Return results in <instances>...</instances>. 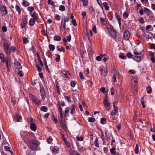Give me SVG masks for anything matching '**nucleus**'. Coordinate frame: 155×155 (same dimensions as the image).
I'll use <instances>...</instances> for the list:
<instances>
[{"label": "nucleus", "instance_id": "9", "mask_svg": "<svg viewBox=\"0 0 155 155\" xmlns=\"http://www.w3.org/2000/svg\"><path fill=\"white\" fill-rule=\"evenodd\" d=\"M27 23V18H25L22 20V22L21 23V26L22 28H25L26 27Z\"/></svg>", "mask_w": 155, "mask_h": 155}, {"label": "nucleus", "instance_id": "46", "mask_svg": "<svg viewBox=\"0 0 155 155\" xmlns=\"http://www.w3.org/2000/svg\"><path fill=\"white\" fill-rule=\"evenodd\" d=\"M15 8L17 11H18L19 13H20L21 12V10L18 5H16L15 6Z\"/></svg>", "mask_w": 155, "mask_h": 155}, {"label": "nucleus", "instance_id": "25", "mask_svg": "<svg viewBox=\"0 0 155 155\" xmlns=\"http://www.w3.org/2000/svg\"><path fill=\"white\" fill-rule=\"evenodd\" d=\"M25 138L26 139H29L30 136H31L30 133L28 132H25Z\"/></svg>", "mask_w": 155, "mask_h": 155}, {"label": "nucleus", "instance_id": "23", "mask_svg": "<svg viewBox=\"0 0 155 155\" xmlns=\"http://www.w3.org/2000/svg\"><path fill=\"white\" fill-rule=\"evenodd\" d=\"M36 19H34L31 18L29 20V25L31 26L35 24V21Z\"/></svg>", "mask_w": 155, "mask_h": 155}, {"label": "nucleus", "instance_id": "59", "mask_svg": "<svg viewBox=\"0 0 155 155\" xmlns=\"http://www.w3.org/2000/svg\"><path fill=\"white\" fill-rule=\"evenodd\" d=\"M77 140L78 141H81L83 140V138L81 137H77Z\"/></svg>", "mask_w": 155, "mask_h": 155}, {"label": "nucleus", "instance_id": "16", "mask_svg": "<svg viewBox=\"0 0 155 155\" xmlns=\"http://www.w3.org/2000/svg\"><path fill=\"white\" fill-rule=\"evenodd\" d=\"M30 127L32 130L34 131H36V126L34 123L30 124Z\"/></svg>", "mask_w": 155, "mask_h": 155}, {"label": "nucleus", "instance_id": "15", "mask_svg": "<svg viewBox=\"0 0 155 155\" xmlns=\"http://www.w3.org/2000/svg\"><path fill=\"white\" fill-rule=\"evenodd\" d=\"M14 65L15 67L18 69H19L21 68V66L20 64V63L19 62H16L14 63Z\"/></svg>", "mask_w": 155, "mask_h": 155}, {"label": "nucleus", "instance_id": "36", "mask_svg": "<svg viewBox=\"0 0 155 155\" xmlns=\"http://www.w3.org/2000/svg\"><path fill=\"white\" fill-rule=\"evenodd\" d=\"M98 139H97V138H96L95 139V141H94V143L95 145L97 147H99V144L98 143Z\"/></svg>", "mask_w": 155, "mask_h": 155}, {"label": "nucleus", "instance_id": "61", "mask_svg": "<svg viewBox=\"0 0 155 155\" xmlns=\"http://www.w3.org/2000/svg\"><path fill=\"white\" fill-rule=\"evenodd\" d=\"M71 36L70 35H69L68 36L67 38V40L68 42H70L71 40Z\"/></svg>", "mask_w": 155, "mask_h": 155}, {"label": "nucleus", "instance_id": "2", "mask_svg": "<svg viewBox=\"0 0 155 155\" xmlns=\"http://www.w3.org/2000/svg\"><path fill=\"white\" fill-rule=\"evenodd\" d=\"M58 109L59 112L60 117L61 119L63 118V112L62 110V108L61 106V105L62 106H64L65 105V104L63 101H61V102L60 104L59 102H58Z\"/></svg>", "mask_w": 155, "mask_h": 155}, {"label": "nucleus", "instance_id": "47", "mask_svg": "<svg viewBox=\"0 0 155 155\" xmlns=\"http://www.w3.org/2000/svg\"><path fill=\"white\" fill-rule=\"evenodd\" d=\"M18 75L20 77H22L23 76V74L22 73V71H19L18 73Z\"/></svg>", "mask_w": 155, "mask_h": 155}, {"label": "nucleus", "instance_id": "45", "mask_svg": "<svg viewBox=\"0 0 155 155\" xmlns=\"http://www.w3.org/2000/svg\"><path fill=\"white\" fill-rule=\"evenodd\" d=\"M15 117L17 118V121L18 122H19L20 119L21 118V117L20 116H19L18 114H16L15 115Z\"/></svg>", "mask_w": 155, "mask_h": 155}, {"label": "nucleus", "instance_id": "41", "mask_svg": "<svg viewBox=\"0 0 155 155\" xmlns=\"http://www.w3.org/2000/svg\"><path fill=\"white\" fill-rule=\"evenodd\" d=\"M95 121V118L94 117H90L88 118V121L91 123H93Z\"/></svg>", "mask_w": 155, "mask_h": 155}, {"label": "nucleus", "instance_id": "63", "mask_svg": "<svg viewBox=\"0 0 155 155\" xmlns=\"http://www.w3.org/2000/svg\"><path fill=\"white\" fill-rule=\"evenodd\" d=\"M16 102V100L14 98H12V102L13 103V104H15Z\"/></svg>", "mask_w": 155, "mask_h": 155}, {"label": "nucleus", "instance_id": "13", "mask_svg": "<svg viewBox=\"0 0 155 155\" xmlns=\"http://www.w3.org/2000/svg\"><path fill=\"white\" fill-rule=\"evenodd\" d=\"M32 99L33 101L35 102L36 105H38L40 104V102L36 97L32 96Z\"/></svg>", "mask_w": 155, "mask_h": 155}, {"label": "nucleus", "instance_id": "29", "mask_svg": "<svg viewBox=\"0 0 155 155\" xmlns=\"http://www.w3.org/2000/svg\"><path fill=\"white\" fill-rule=\"evenodd\" d=\"M54 39L55 41H60L61 40V38L60 36L57 35L54 37Z\"/></svg>", "mask_w": 155, "mask_h": 155}, {"label": "nucleus", "instance_id": "31", "mask_svg": "<svg viewBox=\"0 0 155 155\" xmlns=\"http://www.w3.org/2000/svg\"><path fill=\"white\" fill-rule=\"evenodd\" d=\"M5 151H9L12 154L13 152L12 151H11L10 150V147H9L8 146H6L5 147Z\"/></svg>", "mask_w": 155, "mask_h": 155}, {"label": "nucleus", "instance_id": "34", "mask_svg": "<svg viewBox=\"0 0 155 155\" xmlns=\"http://www.w3.org/2000/svg\"><path fill=\"white\" fill-rule=\"evenodd\" d=\"M69 17H64V18L63 19H62V21H64L65 23H66V22H68L69 21Z\"/></svg>", "mask_w": 155, "mask_h": 155}, {"label": "nucleus", "instance_id": "58", "mask_svg": "<svg viewBox=\"0 0 155 155\" xmlns=\"http://www.w3.org/2000/svg\"><path fill=\"white\" fill-rule=\"evenodd\" d=\"M36 66L38 71L40 72L41 71V67L38 64H36Z\"/></svg>", "mask_w": 155, "mask_h": 155}, {"label": "nucleus", "instance_id": "43", "mask_svg": "<svg viewBox=\"0 0 155 155\" xmlns=\"http://www.w3.org/2000/svg\"><path fill=\"white\" fill-rule=\"evenodd\" d=\"M54 19L57 20L59 21L61 19V17L59 15H56Z\"/></svg>", "mask_w": 155, "mask_h": 155}, {"label": "nucleus", "instance_id": "20", "mask_svg": "<svg viewBox=\"0 0 155 155\" xmlns=\"http://www.w3.org/2000/svg\"><path fill=\"white\" fill-rule=\"evenodd\" d=\"M61 27L62 28L64 31L66 30V23L62 20L61 24Z\"/></svg>", "mask_w": 155, "mask_h": 155}, {"label": "nucleus", "instance_id": "42", "mask_svg": "<svg viewBox=\"0 0 155 155\" xmlns=\"http://www.w3.org/2000/svg\"><path fill=\"white\" fill-rule=\"evenodd\" d=\"M56 57L55 58V60L57 62H59L60 61V56L59 54L56 55Z\"/></svg>", "mask_w": 155, "mask_h": 155}, {"label": "nucleus", "instance_id": "33", "mask_svg": "<svg viewBox=\"0 0 155 155\" xmlns=\"http://www.w3.org/2000/svg\"><path fill=\"white\" fill-rule=\"evenodd\" d=\"M94 11V8L92 6L89 7L88 9L89 12L90 14H92L93 11Z\"/></svg>", "mask_w": 155, "mask_h": 155}, {"label": "nucleus", "instance_id": "39", "mask_svg": "<svg viewBox=\"0 0 155 155\" xmlns=\"http://www.w3.org/2000/svg\"><path fill=\"white\" fill-rule=\"evenodd\" d=\"M28 10L30 12H32L34 10V7H28L27 8Z\"/></svg>", "mask_w": 155, "mask_h": 155}, {"label": "nucleus", "instance_id": "11", "mask_svg": "<svg viewBox=\"0 0 155 155\" xmlns=\"http://www.w3.org/2000/svg\"><path fill=\"white\" fill-rule=\"evenodd\" d=\"M109 33L113 38H115L117 37V34L115 31L111 30L109 31Z\"/></svg>", "mask_w": 155, "mask_h": 155}, {"label": "nucleus", "instance_id": "55", "mask_svg": "<svg viewBox=\"0 0 155 155\" xmlns=\"http://www.w3.org/2000/svg\"><path fill=\"white\" fill-rule=\"evenodd\" d=\"M119 57L120 58L122 59H125L126 58V57L122 54L119 55Z\"/></svg>", "mask_w": 155, "mask_h": 155}, {"label": "nucleus", "instance_id": "26", "mask_svg": "<svg viewBox=\"0 0 155 155\" xmlns=\"http://www.w3.org/2000/svg\"><path fill=\"white\" fill-rule=\"evenodd\" d=\"M136 78H133L131 80V82L132 84H134L136 86L138 83V81L136 79Z\"/></svg>", "mask_w": 155, "mask_h": 155}, {"label": "nucleus", "instance_id": "18", "mask_svg": "<svg viewBox=\"0 0 155 155\" xmlns=\"http://www.w3.org/2000/svg\"><path fill=\"white\" fill-rule=\"evenodd\" d=\"M133 59L136 61L139 62L141 60V57L140 56H135L133 58Z\"/></svg>", "mask_w": 155, "mask_h": 155}, {"label": "nucleus", "instance_id": "27", "mask_svg": "<svg viewBox=\"0 0 155 155\" xmlns=\"http://www.w3.org/2000/svg\"><path fill=\"white\" fill-rule=\"evenodd\" d=\"M146 90L147 93L149 94H150L152 91V88L150 86H148Z\"/></svg>", "mask_w": 155, "mask_h": 155}, {"label": "nucleus", "instance_id": "32", "mask_svg": "<svg viewBox=\"0 0 155 155\" xmlns=\"http://www.w3.org/2000/svg\"><path fill=\"white\" fill-rule=\"evenodd\" d=\"M100 122L101 124H104L106 123V119L104 118H101Z\"/></svg>", "mask_w": 155, "mask_h": 155}, {"label": "nucleus", "instance_id": "21", "mask_svg": "<svg viewBox=\"0 0 155 155\" xmlns=\"http://www.w3.org/2000/svg\"><path fill=\"white\" fill-rule=\"evenodd\" d=\"M40 91L41 93V95L42 97H45V91L43 87L41 88V87Z\"/></svg>", "mask_w": 155, "mask_h": 155}, {"label": "nucleus", "instance_id": "57", "mask_svg": "<svg viewBox=\"0 0 155 155\" xmlns=\"http://www.w3.org/2000/svg\"><path fill=\"white\" fill-rule=\"evenodd\" d=\"M72 24L73 25L75 26L77 25L76 21L75 19H73V20H72Z\"/></svg>", "mask_w": 155, "mask_h": 155}, {"label": "nucleus", "instance_id": "44", "mask_svg": "<svg viewBox=\"0 0 155 155\" xmlns=\"http://www.w3.org/2000/svg\"><path fill=\"white\" fill-rule=\"evenodd\" d=\"M35 12H33V14H32L31 15V17H32V18H33L32 19H37V18L35 15Z\"/></svg>", "mask_w": 155, "mask_h": 155}, {"label": "nucleus", "instance_id": "8", "mask_svg": "<svg viewBox=\"0 0 155 155\" xmlns=\"http://www.w3.org/2000/svg\"><path fill=\"white\" fill-rule=\"evenodd\" d=\"M61 74L63 77L64 78H69L71 76L70 73L68 71H63L61 72Z\"/></svg>", "mask_w": 155, "mask_h": 155}, {"label": "nucleus", "instance_id": "4", "mask_svg": "<svg viewBox=\"0 0 155 155\" xmlns=\"http://www.w3.org/2000/svg\"><path fill=\"white\" fill-rule=\"evenodd\" d=\"M0 58L1 60H2V62H6V66L7 67V68L8 69V58L5 57V55L3 53H0Z\"/></svg>", "mask_w": 155, "mask_h": 155}, {"label": "nucleus", "instance_id": "24", "mask_svg": "<svg viewBox=\"0 0 155 155\" xmlns=\"http://www.w3.org/2000/svg\"><path fill=\"white\" fill-rule=\"evenodd\" d=\"M57 50L59 51L64 52L65 51L64 48L62 47H61V48H60V46H58L57 47Z\"/></svg>", "mask_w": 155, "mask_h": 155}, {"label": "nucleus", "instance_id": "22", "mask_svg": "<svg viewBox=\"0 0 155 155\" xmlns=\"http://www.w3.org/2000/svg\"><path fill=\"white\" fill-rule=\"evenodd\" d=\"M51 150L53 152L57 153L59 151V148L57 147H52Z\"/></svg>", "mask_w": 155, "mask_h": 155}, {"label": "nucleus", "instance_id": "54", "mask_svg": "<svg viewBox=\"0 0 155 155\" xmlns=\"http://www.w3.org/2000/svg\"><path fill=\"white\" fill-rule=\"evenodd\" d=\"M144 12H146L147 13V15H149L150 12V11L148 8H145L144 10Z\"/></svg>", "mask_w": 155, "mask_h": 155}, {"label": "nucleus", "instance_id": "64", "mask_svg": "<svg viewBox=\"0 0 155 155\" xmlns=\"http://www.w3.org/2000/svg\"><path fill=\"white\" fill-rule=\"evenodd\" d=\"M2 30L3 32H6L7 30V28H6V27L4 26H3L2 27Z\"/></svg>", "mask_w": 155, "mask_h": 155}, {"label": "nucleus", "instance_id": "35", "mask_svg": "<svg viewBox=\"0 0 155 155\" xmlns=\"http://www.w3.org/2000/svg\"><path fill=\"white\" fill-rule=\"evenodd\" d=\"M138 149H139L138 145L137 144H136V147H135V152L136 154H138V153H139Z\"/></svg>", "mask_w": 155, "mask_h": 155}, {"label": "nucleus", "instance_id": "49", "mask_svg": "<svg viewBox=\"0 0 155 155\" xmlns=\"http://www.w3.org/2000/svg\"><path fill=\"white\" fill-rule=\"evenodd\" d=\"M127 56L128 58H131L132 57L133 55L130 52H128Z\"/></svg>", "mask_w": 155, "mask_h": 155}, {"label": "nucleus", "instance_id": "12", "mask_svg": "<svg viewBox=\"0 0 155 155\" xmlns=\"http://www.w3.org/2000/svg\"><path fill=\"white\" fill-rule=\"evenodd\" d=\"M76 106L74 104H72L71 106V110L70 112L71 115H73L75 113V110L76 108Z\"/></svg>", "mask_w": 155, "mask_h": 155}, {"label": "nucleus", "instance_id": "1", "mask_svg": "<svg viewBox=\"0 0 155 155\" xmlns=\"http://www.w3.org/2000/svg\"><path fill=\"white\" fill-rule=\"evenodd\" d=\"M103 103L104 105V106L105 107L106 110L109 111L111 109V104L110 103L109 98L106 95L104 98Z\"/></svg>", "mask_w": 155, "mask_h": 155}, {"label": "nucleus", "instance_id": "6", "mask_svg": "<svg viewBox=\"0 0 155 155\" xmlns=\"http://www.w3.org/2000/svg\"><path fill=\"white\" fill-rule=\"evenodd\" d=\"M0 10L3 15H6L7 14L8 11L5 6H1L0 8Z\"/></svg>", "mask_w": 155, "mask_h": 155}, {"label": "nucleus", "instance_id": "40", "mask_svg": "<svg viewBox=\"0 0 155 155\" xmlns=\"http://www.w3.org/2000/svg\"><path fill=\"white\" fill-rule=\"evenodd\" d=\"M41 110L44 112H47L48 110V108L45 106H42L41 107Z\"/></svg>", "mask_w": 155, "mask_h": 155}, {"label": "nucleus", "instance_id": "37", "mask_svg": "<svg viewBox=\"0 0 155 155\" xmlns=\"http://www.w3.org/2000/svg\"><path fill=\"white\" fill-rule=\"evenodd\" d=\"M59 9L61 11H64L65 10V6L64 5H61L59 6Z\"/></svg>", "mask_w": 155, "mask_h": 155}, {"label": "nucleus", "instance_id": "38", "mask_svg": "<svg viewBox=\"0 0 155 155\" xmlns=\"http://www.w3.org/2000/svg\"><path fill=\"white\" fill-rule=\"evenodd\" d=\"M83 2V5L84 6H86L88 4V0H81Z\"/></svg>", "mask_w": 155, "mask_h": 155}, {"label": "nucleus", "instance_id": "48", "mask_svg": "<svg viewBox=\"0 0 155 155\" xmlns=\"http://www.w3.org/2000/svg\"><path fill=\"white\" fill-rule=\"evenodd\" d=\"M70 110V108L69 107H67L65 108L64 112L66 114Z\"/></svg>", "mask_w": 155, "mask_h": 155}, {"label": "nucleus", "instance_id": "51", "mask_svg": "<svg viewBox=\"0 0 155 155\" xmlns=\"http://www.w3.org/2000/svg\"><path fill=\"white\" fill-rule=\"evenodd\" d=\"M96 59L98 61H100L102 60V58L101 57L98 56L96 57Z\"/></svg>", "mask_w": 155, "mask_h": 155}, {"label": "nucleus", "instance_id": "53", "mask_svg": "<svg viewBox=\"0 0 155 155\" xmlns=\"http://www.w3.org/2000/svg\"><path fill=\"white\" fill-rule=\"evenodd\" d=\"M71 86L72 87H74L75 86V85L76 84L75 82L74 81H72L71 82Z\"/></svg>", "mask_w": 155, "mask_h": 155}, {"label": "nucleus", "instance_id": "17", "mask_svg": "<svg viewBox=\"0 0 155 155\" xmlns=\"http://www.w3.org/2000/svg\"><path fill=\"white\" fill-rule=\"evenodd\" d=\"M101 22L104 25H105L107 23L106 19L105 18H100Z\"/></svg>", "mask_w": 155, "mask_h": 155}, {"label": "nucleus", "instance_id": "7", "mask_svg": "<svg viewBox=\"0 0 155 155\" xmlns=\"http://www.w3.org/2000/svg\"><path fill=\"white\" fill-rule=\"evenodd\" d=\"M130 34L129 31H126L124 32V38L125 40H128L130 36Z\"/></svg>", "mask_w": 155, "mask_h": 155}, {"label": "nucleus", "instance_id": "30", "mask_svg": "<svg viewBox=\"0 0 155 155\" xmlns=\"http://www.w3.org/2000/svg\"><path fill=\"white\" fill-rule=\"evenodd\" d=\"M49 48L51 51H53L55 49V46L52 45L50 44L49 45Z\"/></svg>", "mask_w": 155, "mask_h": 155}, {"label": "nucleus", "instance_id": "56", "mask_svg": "<svg viewBox=\"0 0 155 155\" xmlns=\"http://www.w3.org/2000/svg\"><path fill=\"white\" fill-rule=\"evenodd\" d=\"M64 97L67 100L68 102H70L71 101V100L70 98V97L69 96H64Z\"/></svg>", "mask_w": 155, "mask_h": 155}, {"label": "nucleus", "instance_id": "52", "mask_svg": "<svg viewBox=\"0 0 155 155\" xmlns=\"http://www.w3.org/2000/svg\"><path fill=\"white\" fill-rule=\"evenodd\" d=\"M143 97H142L141 99V104L143 106V108H144L145 107V106L144 105V103L143 101Z\"/></svg>", "mask_w": 155, "mask_h": 155}, {"label": "nucleus", "instance_id": "14", "mask_svg": "<svg viewBox=\"0 0 155 155\" xmlns=\"http://www.w3.org/2000/svg\"><path fill=\"white\" fill-rule=\"evenodd\" d=\"M28 123L30 125L35 123V120L31 117H29L27 119Z\"/></svg>", "mask_w": 155, "mask_h": 155}, {"label": "nucleus", "instance_id": "10", "mask_svg": "<svg viewBox=\"0 0 155 155\" xmlns=\"http://www.w3.org/2000/svg\"><path fill=\"white\" fill-rule=\"evenodd\" d=\"M114 110L111 111L110 114L111 115H115L118 111V108L116 107L114 104Z\"/></svg>", "mask_w": 155, "mask_h": 155}, {"label": "nucleus", "instance_id": "50", "mask_svg": "<svg viewBox=\"0 0 155 155\" xmlns=\"http://www.w3.org/2000/svg\"><path fill=\"white\" fill-rule=\"evenodd\" d=\"M23 3L24 5V6H26V7L30 5L29 3L28 2L26 1L24 2H23Z\"/></svg>", "mask_w": 155, "mask_h": 155}, {"label": "nucleus", "instance_id": "19", "mask_svg": "<svg viewBox=\"0 0 155 155\" xmlns=\"http://www.w3.org/2000/svg\"><path fill=\"white\" fill-rule=\"evenodd\" d=\"M111 153L113 155H117V153L116 152V149L114 147H112L110 150Z\"/></svg>", "mask_w": 155, "mask_h": 155}, {"label": "nucleus", "instance_id": "28", "mask_svg": "<svg viewBox=\"0 0 155 155\" xmlns=\"http://www.w3.org/2000/svg\"><path fill=\"white\" fill-rule=\"evenodd\" d=\"M23 43L25 44H26L29 42V40L26 37H23Z\"/></svg>", "mask_w": 155, "mask_h": 155}, {"label": "nucleus", "instance_id": "5", "mask_svg": "<svg viewBox=\"0 0 155 155\" xmlns=\"http://www.w3.org/2000/svg\"><path fill=\"white\" fill-rule=\"evenodd\" d=\"M38 147V143L35 140H33L30 143V148L31 150H34L36 149Z\"/></svg>", "mask_w": 155, "mask_h": 155}, {"label": "nucleus", "instance_id": "60", "mask_svg": "<svg viewBox=\"0 0 155 155\" xmlns=\"http://www.w3.org/2000/svg\"><path fill=\"white\" fill-rule=\"evenodd\" d=\"M111 94V95H113L114 94V88L112 87L110 89Z\"/></svg>", "mask_w": 155, "mask_h": 155}, {"label": "nucleus", "instance_id": "3", "mask_svg": "<svg viewBox=\"0 0 155 155\" xmlns=\"http://www.w3.org/2000/svg\"><path fill=\"white\" fill-rule=\"evenodd\" d=\"M4 50L8 55H10L11 54V50L9 44L7 43H4Z\"/></svg>", "mask_w": 155, "mask_h": 155}, {"label": "nucleus", "instance_id": "62", "mask_svg": "<svg viewBox=\"0 0 155 155\" xmlns=\"http://www.w3.org/2000/svg\"><path fill=\"white\" fill-rule=\"evenodd\" d=\"M52 139L51 138L49 137V138H47L46 141H47V142L48 143H50L52 141Z\"/></svg>", "mask_w": 155, "mask_h": 155}]
</instances>
